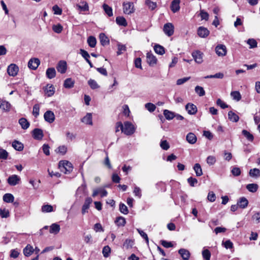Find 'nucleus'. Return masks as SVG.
<instances>
[{"label": "nucleus", "instance_id": "61", "mask_svg": "<svg viewBox=\"0 0 260 260\" xmlns=\"http://www.w3.org/2000/svg\"><path fill=\"white\" fill-rule=\"evenodd\" d=\"M63 27L61 24H58L57 25H54L52 26L53 30L56 33H60L62 30Z\"/></svg>", "mask_w": 260, "mask_h": 260}, {"label": "nucleus", "instance_id": "53", "mask_svg": "<svg viewBox=\"0 0 260 260\" xmlns=\"http://www.w3.org/2000/svg\"><path fill=\"white\" fill-rule=\"evenodd\" d=\"M43 212H51L53 211V207L50 205H45L42 207Z\"/></svg>", "mask_w": 260, "mask_h": 260}, {"label": "nucleus", "instance_id": "31", "mask_svg": "<svg viewBox=\"0 0 260 260\" xmlns=\"http://www.w3.org/2000/svg\"><path fill=\"white\" fill-rule=\"evenodd\" d=\"M249 175L251 177L258 178L260 176V170L256 168L250 169Z\"/></svg>", "mask_w": 260, "mask_h": 260}, {"label": "nucleus", "instance_id": "20", "mask_svg": "<svg viewBox=\"0 0 260 260\" xmlns=\"http://www.w3.org/2000/svg\"><path fill=\"white\" fill-rule=\"evenodd\" d=\"M179 253L184 260H188L190 257V252L186 249H180L179 251Z\"/></svg>", "mask_w": 260, "mask_h": 260}, {"label": "nucleus", "instance_id": "52", "mask_svg": "<svg viewBox=\"0 0 260 260\" xmlns=\"http://www.w3.org/2000/svg\"><path fill=\"white\" fill-rule=\"evenodd\" d=\"M222 245L226 248V249H232L233 248V243L232 242L228 240L225 242L222 241Z\"/></svg>", "mask_w": 260, "mask_h": 260}, {"label": "nucleus", "instance_id": "24", "mask_svg": "<svg viewBox=\"0 0 260 260\" xmlns=\"http://www.w3.org/2000/svg\"><path fill=\"white\" fill-rule=\"evenodd\" d=\"M76 8L81 11L84 12L89 10L88 4L85 2H81L79 4H77Z\"/></svg>", "mask_w": 260, "mask_h": 260}, {"label": "nucleus", "instance_id": "44", "mask_svg": "<svg viewBox=\"0 0 260 260\" xmlns=\"http://www.w3.org/2000/svg\"><path fill=\"white\" fill-rule=\"evenodd\" d=\"M0 216L2 218H8L10 216V212L8 209L6 208L0 209Z\"/></svg>", "mask_w": 260, "mask_h": 260}, {"label": "nucleus", "instance_id": "4", "mask_svg": "<svg viewBox=\"0 0 260 260\" xmlns=\"http://www.w3.org/2000/svg\"><path fill=\"white\" fill-rule=\"evenodd\" d=\"M191 55L194 60L198 64H201L203 62L204 54L201 51L199 50L194 51L192 52Z\"/></svg>", "mask_w": 260, "mask_h": 260}, {"label": "nucleus", "instance_id": "35", "mask_svg": "<svg viewBox=\"0 0 260 260\" xmlns=\"http://www.w3.org/2000/svg\"><path fill=\"white\" fill-rule=\"evenodd\" d=\"M3 200L6 203H12L14 201V197L11 193H6L3 196Z\"/></svg>", "mask_w": 260, "mask_h": 260}, {"label": "nucleus", "instance_id": "51", "mask_svg": "<svg viewBox=\"0 0 260 260\" xmlns=\"http://www.w3.org/2000/svg\"><path fill=\"white\" fill-rule=\"evenodd\" d=\"M145 4L151 10H153L156 7V3L150 0H146Z\"/></svg>", "mask_w": 260, "mask_h": 260}, {"label": "nucleus", "instance_id": "16", "mask_svg": "<svg viewBox=\"0 0 260 260\" xmlns=\"http://www.w3.org/2000/svg\"><path fill=\"white\" fill-rule=\"evenodd\" d=\"M187 113L190 115L195 114L197 112V108L196 105L191 103L187 104L185 106Z\"/></svg>", "mask_w": 260, "mask_h": 260}, {"label": "nucleus", "instance_id": "50", "mask_svg": "<svg viewBox=\"0 0 260 260\" xmlns=\"http://www.w3.org/2000/svg\"><path fill=\"white\" fill-rule=\"evenodd\" d=\"M103 254L105 257H107L109 256L111 253V248L109 246H105L103 249Z\"/></svg>", "mask_w": 260, "mask_h": 260}, {"label": "nucleus", "instance_id": "63", "mask_svg": "<svg viewBox=\"0 0 260 260\" xmlns=\"http://www.w3.org/2000/svg\"><path fill=\"white\" fill-rule=\"evenodd\" d=\"M40 106L38 104H35L33 107L32 114L36 117L39 115Z\"/></svg>", "mask_w": 260, "mask_h": 260}, {"label": "nucleus", "instance_id": "3", "mask_svg": "<svg viewBox=\"0 0 260 260\" xmlns=\"http://www.w3.org/2000/svg\"><path fill=\"white\" fill-rule=\"evenodd\" d=\"M123 12L125 14H131L135 12L134 4L132 2L123 3Z\"/></svg>", "mask_w": 260, "mask_h": 260}, {"label": "nucleus", "instance_id": "62", "mask_svg": "<svg viewBox=\"0 0 260 260\" xmlns=\"http://www.w3.org/2000/svg\"><path fill=\"white\" fill-rule=\"evenodd\" d=\"M88 83L89 85L90 86V87L92 89H96L99 87V86L98 85V83L94 80H92V79L89 80L88 81Z\"/></svg>", "mask_w": 260, "mask_h": 260}, {"label": "nucleus", "instance_id": "30", "mask_svg": "<svg viewBox=\"0 0 260 260\" xmlns=\"http://www.w3.org/2000/svg\"><path fill=\"white\" fill-rule=\"evenodd\" d=\"M134 241L132 239H127L125 240L123 244V248L129 249L132 248L134 245Z\"/></svg>", "mask_w": 260, "mask_h": 260}, {"label": "nucleus", "instance_id": "57", "mask_svg": "<svg viewBox=\"0 0 260 260\" xmlns=\"http://www.w3.org/2000/svg\"><path fill=\"white\" fill-rule=\"evenodd\" d=\"M206 161L209 165L211 166L213 165L216 162V160L215 156L210 155L207 157Z\"/></svg>", "mask_w": 260, "mask_h": 260}, {"label": "nucleus", "instance_id": "8", "mask_svg": "<svg viewBox=\"0 0 260 260\" xmlns=\"http://www.w3.org/2000/svg\"><path fill=\"white\" fill-rule=\"evenodd\" d=\"M44 118L46 121L49 123L53 122L55 120V115L51 110H47L44 114Z\"/></svg>", "mask_w": 260, "mask_h": 260}, {"label": "nucleus", "instance_id": "7", "mask_svg": "<svg viewBox=\"0 0 260 260\" xmlns=\"http://www.w3.org/2000/svg\"><path fill=\"white\" fill-rule=\"evenodd\" d=\"M20 178L17 175H12L7 179L8 184L11 186H15L20 182Z\"/></svg>", "mask_w": 260, "mask_h": 260}, {"label": "nucleus", "instance_id": "33", "mask_svg": "<svg viewBox=\"0 0 260 260\" xmlns=\"http://www.w3.org/2000/svg\"><path fill=\"white\" fill-rule=\"evenodd\" d=\"M12 147L16 150L20 151L23 149V144L18 141H14L12 143Z\"/></svg>", "mask_w": 260, "mask_h": 260}, {"label": "nucleus", "instance_id": "17", "mask_svg": "<svg viewBox=\"0 0 260 260\" xmlns=\"http://www.w3.org/2000/svg\"><path fill=\"white\" fill-rule=\"evenodd\" d=\"M180 0H173L171 4L170 8L173 13H176L180 10Z\"/></svg>", "mask_w": 260, "mask_h": 260}, {"label": "nucleus", "instance_id": "43", "mask_svg": "<svg viewBox=\"0 0 260 260\" xmlns=\"http://www.w3.org/2000/svg\"><path fill=\"white\" fill-rule=\"evenodd\" d=\"M231 96L233 100L236 101H239L241 99V95L240 93L237 91H232Z\"/></svg>", "mask_w": 260, "mask_h": 260}, {"label": "nucleus", "instance_id": "13", "mask_svg": "<svg viewBox=\"0 0 260 260\" xmlns=\"http://www.w3.org/2000/svg\"><path fill=\"white\" fill-rule=\"evenodd\" d=\"M209 30L203 26H200L198 29V35L201 38H206L209 36Z\"/></svg>", "mask_w": 260, "mask_h": 260}, {"label": "nucleus", "instance_id": "9", "mask_svg": "<svg viewBox=\"0 0 260 260\" xmlns=\"http://www.w3.org/2000/svg\"><path fill=\"white\" fill-rule=\"evenodd\" d=\"M19 68L15 64H11L7 69L8 74L11 76L14 77L17 75Z\"/></svg>", "mask_w": 260, "mask_h": 260}, {"label": "nucleus", "instance_id": "34", "mask_svg": "<svg viewBox=\"0 0 260 260\" xmlns=\"http://www.w3.org/2000/svg\"><path fill=\"white\" fill-rule=\"evenodd\" d=\"M193 170L197 177L201 176L203 175V171L201 165L197 163L194 165Z\"/></svg>", "mask_w": 260, "mask_h": 260}, {"label": "nucleus", "instance_id": "25", "mask_svg": "<svg viewBox=\"0 0 260 260\" xmlns=\"http://www.w3.org/2000/svg\"><path fill=\"white\" fill-rule=\"evenodd\" d=\"M75 81L71 78L66 79L63 83V86L66 88H71L74 87Z\"/></svg>", "mask_w": 260, "mask_h": 260}, {"label": "nucleus", "instance_id": "32", "mask_svg": "<svg viewBox=\"0 0 260 260\" xmlns=\"http://www.w3.org/2000/svg\"><path fill=\"white\" fill-rule=\"evenodd\" d=\"M46 76L48 78L51 79L56 76V71L53 68H48L46 71Z\"/></svg>", "mask_w": 260, "mask_h": 260}, {"label": "nucleus", "instance_id": "40", "mask_svg": "<svg viewBox=\"0 0 260 260\" xmlns=\"http://www.w3.org/2000/svg\"><path fill=\"white\" fill-rule=\"evenodd\" d=\"M87 43L90 47H94L96 44V40L95 38L93 36L89 37L87 39Z\"/></svg>", "mask_w": 260, "mask_h": 260}, {"label": "nucleus", "instance_id": "23", "mask_svg": "<svg viewBox=\"0 0 260 260\" xmlns=\"http://www.w3.org/2000/svg\"><path fill=\"white\" fill-rule=\"evenodd\" d=\"M99 39L102 45L106 46L109 44V40L105 34L101 33L99 35Z\"/></svg>", "mask_w": 260, "mask_h": 260}, {"label": "nucleus", "instance_id": "47", "mask_svg": "<svg viewBox=\"0 0 260 260\" xmlns=\"http://www.w3.org/2000/svg\"><path fill=\"white\" fill-rule=\"evenodd\" d=\"M115 223L119 226H124L126 223L125 219L121 216L118 217L116 218Z\"/></svg>", "mask_w": 260, "mask_h": 260}, {"label": "nucleus", "instance_id": "36", "mask_svg": "<svg viewBox=\"0 0 260 260\" xmlns=\"http://www.w3.org/2000/svg\"><path fill=\"white\" fill-rule=\"evenodd\" d=\"M19 123L20 124L22 128L26 129L28 128L29 126V123L24 118H21L19 120Z\"/></svg>", "mask_w": 260, "mask_h": 260}, {"label": "nucleus", "instance_id": "6", "mask_svg": "<svg viewBox=\"0 0 260 260\" xmlns=\"http://www.w3.org/2000/svg\"><path fill=\"white\" fill-rule=\"evenodd\" d=\"M163 30L165 34L169 37L172 36L174 31V25L171 23H167L164 26Z\"/></svg>", "mask_w": 260, "mask_h": 260}, {"label": "nucleus", "instance_id": "45", "mask_svg": "<svg viewBox=\"0 0 260 260\" xmlns=\"http://www.w3.org/2000/svg\"><path fill=\"white\" fill-rule=\"evenodd\" d=\"M242 134L244 136V137L249 141L250 142L253 141L254 139L253 136L250 134L249 132H248L247 130L244 129L242 132Z\"/></svg>", "mask_w": 260, "mask_h": 260}, {"label": "nucleus", "instance_id": "22", "mask_svg": "<svg viewBox=\"0 0 260 260\" xmlns=\"http://www.w3.org/2000/svg\"><path fill=\"white\" fill-rule=\"evenodd\" d=\"M34 252V248L33 247L28 244L23 249V253L26 256H29L31 255L33 252Z\"/></svg>", "mask_w": 260, "mask_h": 260}, {"label": "nucleus", "instance_id": "29", "mask_svg": "<svg viewBox=\"0 0 260 260\" xmlns=\"http://www.w3.org/2000/svg\"><path fill=\"white\" fill-rule=\"evenodd\" d=\"M11 107V104L7 101H3L0 102V108L5 111H10Z\"/></svg>", "mask_w": 260, "mask_h": 260}, {"label": "nucleus", "instance_id": "56", "mask_svg": "<svg viewBox=\"0 0 260 260\" xmlns=\"http://www.w3.org/2000/svg\"><path fill=\"white\" fill-rule=\"evenodd\" d=\"M145 107L150 112H153L156 109V106L151 103L146 104Z\"/></svg>", "mask_w": 260, "mask_h": 260}, {"label": "nucleus", "instance_id": "15", "mask_svg": "<svg viewBox=\"0 0 260 260\" xmlns=\"http://www.w3.org/2000/svg\"><path fill=\"white\" fill-rule=\"evenodd\" d=\"M99 194H101V197H104L107 196L108 192L104 188L99 187L93 190L92 196L95 197Z\"/></svg>", "mask_w": 260, "mask_h": 260}, {"label": "nucleus", "instance_id": "27", "mask_svg": "<svg viewBox=\"0 0 260 260\" xmlns=\"http://www.w3.org/2000/svg\"><path fill=\"white\" fill-rule=\"evenodd\" d=\"M237 204L240 208L244 209L247 207L248 204V201L245 198L242 197L239 199Z\"/></svg>", "mask_w": 260, "mask_h": 260}, {"label": "nucleus", "instance_id": "49", "mask_svg": "<svg viewBox=\"0 0 260 260\" xmlns=\"http://www.w3.org/2000/svg\"><path fill=\"white\" fill-rule=\"evenodd\" d=\"M195 91L200 96H204L205 94L204 88L200 86H197L195 87Z\"/></svg>", "mask_w": 260, "mask_h": 260}, {"label": "nucleus", "instance_id": "1", "mask_svg": "<svg viewBox=\"0 0 260 260\" xmlns=\"http://www.w3.org/2000/svg\"><path fill=\"white\" fill-rule=\"evenodd\" d=\"M58 167L60 171L65 174L70 173L73 170L72 164L67 160L60 161L58 164Z\"/></svg>", "mask_w": 260, "mask_h": 260}, {"label": "nucleus", "instance_id": "39", "mask_svg": "<svg viewBox=\"0 0 260 260\" xmlns=\"http://www.w3.org/2000/svg\"><path fill=\"white\" fill-rule=\"evenodd\" d=\"M228 117L229 119L233 122H237L239 119V116L232 111L229 112Z\"/></svg>", "mask_w": 260, "mask_h": 260}, {"label": "nucleus", "instance_id": "5", "mask_svg": "<svg viewBox=\"0 0 260 260\" xmlns=\"http://www.w3.org/2000/svg\"><path fill=\"white\" fill-rule=\"evenodd\" d=\"M215 52L219 56H224L227 53L226 47L222 44H219L215 47Z\"/></svg>", "mask_w": 260, "mask_h": 260}, {"label": "nucleus", "instance_id": "14", "mask_svg": "<svg viewBox=\"0 0 260 260\" xmlns=\"http://www.w3.org/2000/svg\"><path fill=\"white\" fill-rule=\"evenodd\" d=\"M67 66L65 61H60L56 67L57 70L61 74H64L67 71Z\"/></svg>", "mask_w": 260, "mask_h": 260}, {"label": "nucleus", "instance_id": "26", "mask_svg": "<svg viewBox=\"0 0 260 260\" xmlns=\"http://www.w3.org/2000/svg\"><path fill=\"white\" fill-rule=\"evenodd\" d=\"M45 91L48 96H51L54 94L55 88L52 85L48 84L46 86Z\"/></svg>", "mask_w": 260, "mask_h": 260}, {"label": "nucleus", "instance_id": "10", "mask_svg": "<svg viewBox=\"0 0 260 260\" xmlns=\"http://www.w3.org/2000/svg\"><path fill=\"white\" fill-rule=\"evenodd\" d=\"M40 64V60L37 58H31L28 62V67L32 70H36L37 69Z\"/></svg>", "mask_w": 260, "mask_h": 260}, {"label": "nucleus", "instance_id": "41", "mask_svg": "<svg viewBox=\"0 0 260 260\" xmlns=\"http://www.w3.org/2000/svg\"><path fill=\"white\" fill-rule=\"evenodd\" d=\"M246 188L251 192H255L258 189V185L254 183L248 184L246 186Z\"/></svg>", "mask_w": 260, "mask_h": 260}, {"label": "nucleus", "instance_id": "11", "mask_svg": "<svg viewBox=\"0 0 260 260\" xmlns=\"http://www.w3.org/2000/svg\"><path fill=\"white\" fill-rule=\"evenodd\" d=\"M147 62L150 66H153L157 63L156 57L151 52H148L146 55Z\"/></svg>", "mask_w": 260, "mask_h": 260}, {"label": "nucleus", "instance_id": "58", "mask_svg": "<svg viewBox=\"0 0 260 260\" xmlns=\"http://www.w3.org/2000/svg\"><path fill=\"white\" fill-rule=\"evenodd\" d=\"M247 43L250 46V48H253L257 47V42L253 39H249L247 41Z\"/></svg>", "mask_w": 260, "mask_h": 260}, {"label": "nucleus", "instance_id": "18", "mask_svg": "<svg viewBox=\"0 0 260 260\" xmlns=\"http://www.w3.org/2000/svg\"><path fill=\"white\" fill-rule=\"evenodd\" d=\"M32 135L34 139L40 140L43 137V131L41 129L35 128L32 132Z\"/></svg>", "mask_w": 260, "mask_h": 260}, {"label": "nucleus", "instance_id": "28", "mask_svg": "<svg viewBox=\"0 0 260 260\" xmlns=\"http://www.w3.org/2000/svg\"><path fill=\"white\" fill-rule=\"evenodd\" d=\"M60 226L57 223H53L50 226L49 232L51 234H57L59 232Z\"/></svg>", "mask_w": 260, "mask_h": 260}, {"label": "nucleus", "instance_id": "37", "mask_svg": "<svg viewBox=\"0 0 260 260\" xmlns=\"http://www.w3.org/2000/svg\"><path fill=\"white\" fill-rule=\"evenodd\" d=\"M154 50L155 53L159 55H163L165 53V48L158 44L154 46Z\"/></svg>", "mask_w": 260, "mask_h": 260}, {"label": "nucleus", "instance_id": "64", "mask_svg": "<svg viewBox=\"0 0 260 260\" xmlns=\"http://www.w3.org/2000/svg\"><path fill=\"white\" fill-rule=\"evenodd\" d=\"M160 147L165 150H167L170 148V145L166 140H162L160 143Z\"/></svg>", "mask_w": 260, "mask_h": 260}, {"label": "nucleus", "instance_id": "48", "mask_svg": "<svg viewBox=\"0 0 260 260\" xmlns=\"http://www.w3.org/2000/svg\"><path fill=\"white\" fill-rule=\"evenodd\" d=\"M133 193L135 197L140 199L142 197L141 189L139 187L135 186L134 188Z\"/></svg>", "mask_w": 260, "mask_h": 260}, {"label": "nucleus", "instance_id": "60", "mask_svg": "<svg viewBox=\"0 0 260 260\" xmlns=\"http://www.w3.org/2000/svg\"><path fill=\"white\" fill-rule=\"evenodd\" d=\"M8 156V152L2 148H0V159H6Z\"/></svg>", "mask_w": 260, "mask_h": 260}, {"label": "nucleus", "instance_id": "54", "mask_svg": "<svg viewBox=\"0 0 260 260\" xmlns=\"http://www.w3.org/2000/svg\"><path fill=\"white\" fill-rule=\"evenodd\" d=\"M202 256L204 259L210 260L211 257V253L208 249H204L202 251Z\"/></svg>", "mask_w": 260, "mask_h": 260}, {"label": "nucleus", "instance_id": "55", "mask_svg": "<svg viewBox=\"0 0 260 260\" xmlns=\"http://www.w3.org/2000/svg\"><path fill=\"white\" fill-rule=\"evenodd\" d=\"M119 210L120 211L124 214H127L128 213L127 207L123 203H120L119 204Z\"/></svg>", "mask_w": 260, "mask_h": 260}, {"label": "nucleus", "instance_id": "42", "mask_svg": "<svg viewBox=\"0 0 260 260\" xmlns=\"http://www.w3.org/2000/svg\"><path fill=\"white\" fill-rule=\"evenodd\" d=\"M116 23L121 26H125L127 25V22L123 17L119 16L116 18Z\"/></svg>", "mask_w": 260, "mask_h": 260}, {"label": "nucleus", "instance_id": "12", "mask_svg": "<svg viewBox=\"0 0 260 260\" xmlns=\"http://www.w3.org/2000/svg\"><path fill=\"white\" fill-rule=\"evenodd\" d=\"M92 202V200L91 198L88 197L86 198L82 208V214H85L88 212V210L90 207V205Z\"/></svg>", "mask_w": 260, "mask_h": 260}, {"label": "nucleus", "instance_id": "46", "mask_svg": "<svg viewBox=\"0 0 260 260\" xmlns=\"http://www.w3.org/2000/svg\"><path fill=\"white\" fill-rule=\"evenodd\" d=\"M103 7L105 13L108 16L111 17L113 15V11L111 7L105 4L103 5Z\"/></svg>", "mask_w": 260, "mask_h": 260}, {"label": "nucleus", "instance_id": "59", "mask_svg": "<svg viewBox=\"0 0 260 260\" xmlns=\"http://www.w3.org/2000/svg\"><path fill=\"white\" fill-rule=\"evenodd\" d=\"M200 15L202 20H205L207 21L209 19V14L207 12H205L204 10H201L200 12Z\"/></svg>", "mask_w": 260, "mask_h": 260}, {"label": "nucleus", "instance_id": "38", "mask_svg": "<svg viewBox=\"0 0 260 260\" xmlns=\"http://www.w3.org/2000/svg\"><path fill=\"white\" fill-rule=\"evenodd\" d=\"M164 115L167 120H172L175 117L174 113L168 110L164 111Z\"/></svg>", "mask_w": 260, "mask_h": 260}, {"label": "nucleus", "instance_id": "2", "mask_svg": "<svg viewBox=\"0 0 260 260\" xmlns=\"http://www.w3.org/2000/svg\"><path fill=\"white\" fill-rule=\"evenodd\" d=\"M135 127L131 122L126 121L123 125L122 133L126 135H131L134 133Z\"/></svg>", "mask_w": 260, "mask_h": 260}, {"label": "nucleus", "instance_id": "21", "mask_svg": "<svg viewBox=\"0 0 260 260\" xmlns=\"http://www.w3.org/2000/svg\"><path fill=\"white\" fill-rule=\"evenodd\" d=\"M186 141L190 144H193L196 143L197 140L196 135L192 133H188L186 137Z\"/></svg>", "mask_w": 260, "mask_h": 260}, {"label": "nucleus", "instance_id": "19", "mask_svg": "<svg viewBox=\"0 0 260 260\" xmlns=\"http://www.w3.org/2000/svg\"><path fill=\"white\" fill-rule=\"evenodd\" d=\"M81 121L83 123L92 125V114L91 113H88L86 115L83 117L81 119Z\"/></svg>", "mask_w": 260, "mask_h": 260}]
</instances>
